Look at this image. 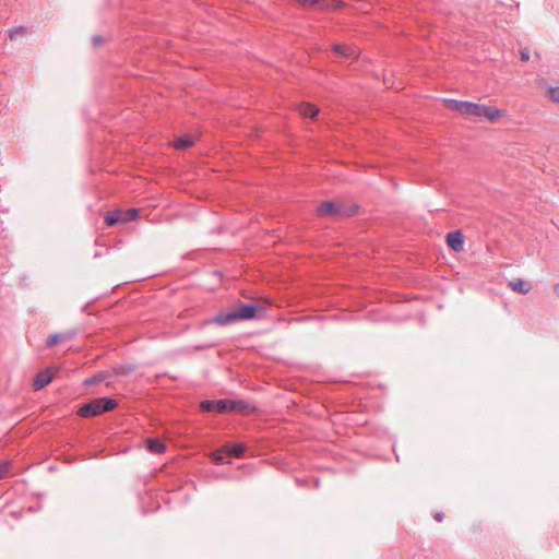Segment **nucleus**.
Here are the masks:
<instances>
[{"instance_id": "28", "label": "nucleus", "mask_w": 559, "mask_h": 559, "mask_svg": "<svg viewBox=\"0 0 559 559\" xmlns=\"http://www.w3.org/2000/svg\"><path fill=\"white\" fill-rule=\"evenodd\" d=\"M521 60L522 61L530 60V51H528V49L521 50Z\"/></svg>"}, {"instance_id": "35", "label": "nucleus", "mask_w": 559, "mask_h": 559, "mask_svg": "<svg viewBox=\"0 0 559 559\" xmlns=\"http://www.w3.org/2000/svg\"><path fill=\"white\" fill-rule=\"evenodd\" d=\"M205 346H197V349H203Z\"/></svg>"}, {"instance_id": "20", "label": "nucleus", "mask_w": 559, "mask_h": 559, "mask_svg": "<svg viewBox=\"0 0 559 559\" xmlns=\"http://www.w3.org/2000/svg\"><path fill=\"white\" fill-rule=\"evenodd\" d=\"M211 459H212V462L215 465H225V464H230L231 463V461H230V459H228L227 454L223 455L219 452L212 453Z\"/></svg>"}, {"instance_id": "18", "label": "nucleus", "mask_w": 559, "mask_h": 559, "mask_svg": "<svg viewBox=\"0 0 559 559\" xmlns=\"http://www.w3.org/2000/svg\"><path fill=\"white\" fill-rule=\"evenodd\" d=\"M72 335L73 334H59V333H55V334H52L47 340L46 346L47 347H52V346L57 345L58 343H60L61 341L70 338Z\"/></svg>"}, {"instance_id": "31", "label": "nucleus", "mask_w": 559, "mask_h": 559, "mask_svg": "<svg viewBox=\"0 0 559 559\" xmlns=\"http://www.w3.org/2000/svg\"><path fill=\"white\" fill-rule=\"evenodd\" d=\"M306 483H308V479H306V478H305V479H297V484H298V486H300V487H301V486H304V485H306Z\"/></svg>"}, {"instance_id": "34", "label": "nucleus", "mask_w": 559, "mask_h": 559, "mask_svg": "<svg viewBox=\"0 0 559 559\" xmlns=\"http://www.w3.org/2000/svg\"><path fill=\"white\" fill-rule=\"evenodd\" d=\"M554 292L559 295V283L554 285Z\"/></svg>"}, {"instance_id": "29", "label": "nucleus", "mask_w": 559, "mask_h": 559, "mask_svg": "<svg viewBox=\"0 0 559 559\" xmlns=\"http://www.w3.org/2000/svg\"><path fill=\"white\" fill-rule=\"evenodd\" d=\"M433 518L438 521V522H441L444 518V514L442 512H437Z\"/></svg>"}, {"instance_id": "9", "label": "nucleus", "mask_w": 559, "mask_h": 559, "mask_svg": "<svg viewBox=\"0 0 559 559\" xmlns=\"http://www.w3.org/2000/svg\"><path fill=\"white\" fill-rule=\"evenodd\" d=\"M246 449L247 448L245 443H226L222 448V452H224L228 456L240 459L243 456Z\"/></svg>"}, {"instance_id": "7", "label": "nucleus", "mask_w": 559, "mask_h": 559, "mask_svg": "<svg viewBox=\"0 0 559 559\" xmlns=\"http://www.w3.org/2000/svg\"><path fill=\"white\" fill-rule=\"evenodd\" d=\"M114 374L108 371L98 372L87 379L84 380L83 384L85 386H91L96 383H105L106 385H110L114 382Z\"/></svg>"}, {"instance_id": "12", "label": "nucleus", "mask_w": 559, "mask_h": 559, "mask_svg": "<svg viewBox=\"0 0 559 559\" xmlns=\"http://www.w3.org/2000/svg\"><path fill=\"white\" fill-rule=\"evenodd\" d=\"M254 413L257 406L242 400H234L233 413Z\"/></svg>"}, {"instance_id": "10", "label": "nucleus", "mask_w": 559, "mask_h": 559, "mask_svg": "<svg viewBox=\"0 0 559 559\" xmlns=\"http://www.w3.org/2000/svg\"><path fill=\"white\" fill-rule=\"evenodd\" d=\"M333 51L341 57L354 58L357 56L356 48L343 44H334Z\"/></svg>"}, {"instance_id": "25", "label": "nucleus", "mask_w": 559, "mask_h": 559, "mask_svg": "<svg viewBox=\"0 0 559 559\" xmlns=\"http://www.w3.org/2000/svg\"><path fill=\"white\" fill-rule=\"evenodd\" d=\"M300 5H319L321 0H296Z\"/></svg>"}, {"instance_id": "24", "label": "nucleus", "mask_w": 559, "mask_h": 559, "mask_svg": "<svg viewBox=\"0 0 559 559\" xmlns=\"http://www.w3.org/2000/svg\"><path fill=\"white\" fill-rule=\"evenodd\" d=\"M547 94L552 102L559 103V86L549 87Z\"/></svg>"}, {"instance_id": "1", "label": "nucleus", "mask_w": 559, "mask_h": 559, "mask_svg": "<svg viewBox=\"0 0 559 559\" xmlns=\"http://www.w3.org/2000/svg\"><path fill=\"white\" fill-rule=\"evenodd\" d=\"M260 308L253 304L240 302L237 309L221 312L213 317L210 322L218 325H229L237 321L253 320L258 317Z\"/></svg>"}, {"instance_id": "4", "label": "nucleus", "mask_w": 559, "mask_h": 559, "mask_svg": "<svg viewBox=\"0 0 559 559\" xmlns=\"http://www.w3.org/2000/svg\"><path fill=\"white\" fill-rule=\"evenodd\" d=\"M234 400L219 399V400H204L200 403V408L203 412H216L219 414L233 413Z\"/></svg>"}, {"instance_id": "30", "label": "nucleus", "mask_w": 559, "mask_h": 559, "mask_svg": "<svg viewBox=\"0 0 559 559\" xmlns=\"http://www.w3.org/2000/svg\"><path fill=\"white\" fill-rule=\"evenodd\" d=\"M333 2V5L335 8H342L344 5V3L340 0H331Z\"/></svg>"}, {"instance_id": "22", "label": "nucleus", "mask_w": 559, "mask_h": 559, "mask_svg": "<svg viewBox=\"0 0 559 559\" xmlns=\"http://www.w3.org/2000/svg\"><path fill=\"white\" fill-rule=\"evenodd\" d=\"M133 370H134L133 365H122V366L116 367L114 369V372L116 376H127V374L131 373Z\"/></svg>"}, {"instance_id": "8", "label": "nucleus", "mask_w": 559, "mask_h": 559, "mask_svg": "<svg viewBox=\"0 0 559 559\" xmlns=\"http://www.w3.org/2000/svg\"><path fill=\"white\" fill-rule=\"evenodd\" d=\"M51 381H52V372L50 371V369L41 370L35 376V378L33 380V388L35 391L43 390Z\"/></svg>"}, {"instance_id": "14", "label": "nucleus", "mask_w": 559, "mask_h": 559, "mask_svg": "<svg viewBox=\"0 0 559 559\" xmlns=\"http://www.w3.org/2000/svg\"><path fill=\"white\" fill-rule=\"evenodd\" d=\"M146 445L148 451L155 454L163 453L166 450L165 444L158 439H148Z\"/></svg>"}, {"instance_id": "13", "label": "nucleus", "mask_w": 559, "mask_h": 559, "mask_svg": "<svg viewBox=\"0 0 559 559\" xmlns=\"http://www.w3.org/2000/svg\"><path fill=\"white\" fill-rule=\"evenodd\" d=\"M122 210L107 212L104 217L107 226H115L119 223H122Z\"/></svg>"}, {"instance_id": "6", "label": "nucleus", "mask_w": 559, "mask_h": 559, "mask_svg": "<svg viewBox=\"0 0 559 559\" xmlns=\"http://www.w3.org/2000/svg\"><path fill=\"white\" fill-rule=\"evenodd\" d=\"M477 109V115L475 117L486 118L488 121H495L498 117L502 116V111L496 107L479 104Z\"/></svg>"}, {"instance_id": "27", "label": "nucleus", "mask_w": 559, "mask_h": 559, "mask_svg": "<svg viewBox=\"0 0 559 559\" xmlns=\"http://www.w3.org/2000/svg\"><path fill=\"white\" fill-rule=\"evenodd\" d=\"M105 41L104 37L99 36V35H94L93 38H92V43H93V46L94 47H98L99 45H102L103 43Z\"/></svg>"}, {"instance_id": "21", "label": "nucleus", "mask_w": 559, "mask_h": 559, "mask_svg": "<svg viewBox=\"0 0 559 559\" xmlns=\"http://www.w3.org/2000/svg\"><path fill=\"white\" fill-rule=\"evenodd\" d=\"M27 32V28L25 26H17V27H13L11 31H10V38L11 40H16L17 38L24 36Z\"/></svg>"}, {"instance_id": "11", "label": "nucleus", "mask_w": 559, "mask_h": 559, "mask_svg": "<svg viewBox=\"0 0 559 559\" xmlns=\"http://www.w3.org/2000/svg\"><path fill=\"white\" fill-rule=\"evenodd\" d=\"M509 286L520 294H527L532 289V285L520 277L510 281Z\"/></svg>"}, {"instance_id": "15", "label": "nucleus", "mask_w": 559, "mask_h": 559, "mask_svg": "<svg viewBox=\"0 0 559 559\" xmlns=\"http://www.w3.org/2000/svg\"><path fill=\"white\" fill-rule=\"evenodd\" d=\"M444 103H445V105H447V107L449 109L462 114L464 108H465L466 100H457V99H452V98H445Z\"/></svg>"}, {"instance_id": "2", "label": "nucleus", "mask_w": 559, "mask_h": 559, "mask_svg": "<svg viewBox=\"0 0 559 559\" xmlns=\"http://www.w3.org/2000/svg\"><path fill=\"white\" fill-rule=\"evenodd\" d=\"M118 402L109 396L93 399L90 402L82 404L78 411V415L83 418H90L102 415L117 407Z\"/></svg>"}, {"instance_id": "5", "label": "nucleus", "mask_w": 559, "mask_h": 559, "mask_svg": "<svg viewBox=\"0 0 559 559\" xmlns=\"http://www.w3.org/2000/svg\"><path fill=\"white\" fill-rule=\"evenodd\" d=\"M447 245L455 252H461L464 249V236L460 229L452 230L447 234Z\"/></svg>"}, {"instance_id": "19", "label": "nucleus", "mask_w": 559, "mask_h": 559, "mask_svg": "<svg viewBox=\"0 0 559 559\" xmlns=\"http://www.w3.org/2000/svg\"><path fill=\"white\" fill-rule=\"evenodd\" d=\"M301 114L307 118H316L319 114V108L311 104H305L301 107Z\"/></svg>"}, {"instance_id": "26", "label": "nucleus", "mask_w": 559, "mask_h": 559, "mask_svg": "<svg viewBox=\"0 0 559 559\" xmlns=\"http://www.w3.org/2000/svg\"><path fill=\"white\" fill-rule=\"evenodd\" d=\"M9 468H10V463L9 462L0 463V479L3 478L5 473H8Z\"/></svg>"}, {"instance_id": "32", "label": "nucleus", "mask_w": 559, "mask_h": 559, "mask_svg": "<svg viewBox=\"0 0 559 559\" xmlns=\"http://www.w3.org/2000/svg\"><path fill=\"white\" fill-rule=\"evenodd\" d=\"M312 483H313V487H314L316 489H318V488H319V486H320V481H319V479H318V478H313V479H312Z\"/></svg>"}, {"instance_id": "33", "label": "nucleus", "mask_w": 559, "mask_h": 559, "mask_svg": "<svg viewBox=\"0 0 559 559\" xmlns=\"http://www.w3.org/2000/svg\"><path fill=\"white\" fill-rule=\"evenodd\" d=\"M100 257H103V252H102V251H96V252L94 253V258H95V259H98V258H100Z\"/></svg>"}, {"instance_id": "16", "label": "nucleus", "mask_w": 559, "mask_h": 559, "mask_svg": "<svg viewBox=\"0 0 559 559\" xmlns=\"http://www.w3.org/2000/svg\"><path fill=\"white\" fill-rule=\"evenodd\" d=\"M194 141L189 135H183L175 141V147L178 150H186L191 147Z\"/></svg>"}, {"instance_id": "17", "label": "nucleus", "mask_w": 559, "mask_h": 559, "mask_svg": "<svg viewBox=\"0 0 559 559\" xmlns=\"http://www.w3.org/2000/svg\"><path fill=\"white\" fill-rule=\"evenodd\" d=\"M122 223H129L135 221L140 216V210L136 207H131L127 211L122 210Z\"/></svg>"}, {"instance_id": "3", "label": "nucleus", "mask_w": 559, "mask_h": 559, "mask_svg": "<svg viewBox=\"0 0 559 559\" xmlns=\"http://www.w3.org/2000/svg\"><path fill=\"white\" fill-rule=\"evenodd\" d=\"M357 210H358L357 205H352V206H345L343 204L338 205V204L334 203L333 201L326 200V201H323L319 205L317 213L319 216L350 217L357 213Z\"/></svg>"}, {"instance_id": "23", "label": "nucleus", "mask_w": 559, "mask_h": 559, "mask_svg": "<svg viewBox=\"0 0 559 559\" xmlns=\"http://www.w3.org/2000/svg\"><path fill=\"white\" fill-rule=\"evenodd\" d=\"M478 106H479V104H477V103L466 102L465 108L462 114H466L468 116L475 117V115H477V109H475V107H478Z\"/></svg>"}]
</instances>
